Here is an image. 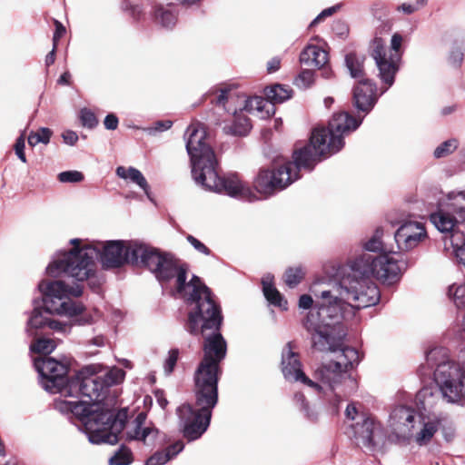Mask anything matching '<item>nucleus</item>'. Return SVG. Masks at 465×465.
I'll return each mask as SVG.
<instances>
[{
	"instance_id": "obj_1",
	"label": "nucleus",
	"mask_w": 465,
	"mask_h": 465,
	"mask_svg": "<svg viewBox=\"0 0 465 465\" xmlns=\"http://www.w3.org/2000/svg\"><path fill=\"white\" fill-rule=\"evenodd\" d=\"M360 124L361 121L347 112L335 113L328 126L312 129L307 143H295L292 160L280 156L261 167L252 181L253 188L264 197L286 189L302 177V169L312 172L320 162L340 152L345 144L344 135Z\"/></svg>"
},
{
	"instance_id": "obj_2",
	"label": "nucleus",
	"mask_w": 465,
	"mask_h": 465,
	"mask_svg": "<svg viewBox=\"0 0 465 465\" xmlns=\"http://www.w3.org/2000/svg\"><path fill=\"white\" fill-rule=\"evenodd\" d=\"M192 306L184 322V329L193 336H203V357L197 370L223 373L221 362L227 353V343L221 333L223 315L212 290L201 278L193 275L183 292H176Z\"/></svg>"
},
{
	"instance_id": "obj_3",
	"label": "nucleus",
	"mask_w": 465,
	"mask_h": 465,
	"mask_svg": "<svg viewBox=\"0 0 465 465\" xmlns=\"http://www.w3.org/2000/svg\"><path fill=\"white\" fill-rule=\"evenodd\" d=\"M102 247L84 245L95 250L94 258L99 257L105 268H120L125 263L150 270L160 282L175 279L176 292H183L186 285L189 264L170 252L137 241H108L99 243Z\"/></svg>"
},
{
	"instance_id": "obj_4",
	"label": "nucleus",
	"mask_w": 465,
	"mask_h": 465,
	"mask_svg": "<svg viewBox=\"0 0 465 465\" xmlns=\"http://www.w3.org/2000/svg\"><path fill=\"white\" fill-rule=\"evenodd\" d=\"M321 299L308 312L302 325L311 335L312 348L320 351H335L345 336L341 326L345 303L330 291L322 292Z\"/></svg>"
},
{
	"instance_id": "obj_5",
	"label": "nucleus",
	"mask_w": 465,
	"mask_h": 465,
	"mask_svg": "<svg viewBox=\"0 0 465 465\" xmlns=\"http://www.w3.org/2000/svg\"><path fill=\"white\" fill-rule=\"evenodd\" d=\"M63 405L84 424L92 443L114 445L118 442V435L125 426L126 411L114 413L90 401H64Z\"/></svg>"
},
{
	"instance_id": "obj_6",
	"label": "nucleus",
	"mask_w": 465,
	"mask_h": 465,
	"mask_svg": "<svg viewBox=\"0 0 465 465\" xmlns=\"http://www.w3.org/2000/svg\"><path fill=\"white\" fill-rule=\"evenodd\" d=\"M70 242L73 248L50 263L47 273L55 277L64 272L78 282L87 281L90 288L96 291L100 287V282L95 276L96 264L94 260L95 250L91 247H82L80 239H72Z\"/></svg>"
},
{
	"instance_id": "obj_7",
	"label": "nucleus",
	"mask_w": 465,
	"mask_h": 465,
	"mask_svg": "<svg viewBox=\"0 0 465 465\" xmlns=\"http://www.w3.org/2000/svg\"><path fill=\"white\" fill-rule=\"evenodd\" d=\"M43 294V310L50 314H66L75 317L78 324H87L92 322L90 315L84 314L85 307L77 302L64 301L69 296L80 297L83 293V286L74 284L70 286L63 281H42L38 285Z\"/></svg>"
},
{
	"instance_id": "obj_8",
	"label": "nucleus",
	"mask_w": 465,
	"mask_h": 465,
	"mask_svg": "<svg viewBox=\"0 0 465 465\" xmlns=\"http://www.w3.org/2000/svg\"><path fill=\"white\" fill-rule=\"evenodd\" d=\"M341 350L335 361L322 364L313 372V378L317 382L334 391L339 386L344 385L345 391L351 392L357 388L356 381L349 372L361 361L359 351L352 347H342V344L335 351Z\"/></svg>"
},
{
	"instance_id": "obj_9",
	"label": "nucleus",
	"mask_w": 465,
	"mask_h": 465,
	"mask_svg": "<svg viewBox=\"0 0 465 465\" xmlns=\"http://www.w3.org/2000/svg\"><path fill=\"white\" fill-rule=\"evenodd\" d=\"M389 30L390 27L386 28V25L382 29H378L370 45V54L375 60L379 69V76L386 85L385 90L393 84L401 59L402 36L400 34L396 33L392 35L389 54L386 50L385 41L378 36V34H381L382 31L388 32Z\"/></svg>"
},
{
	"instance_id": "obj_10",
	"label": "nucleus",
	"mask_w": 465,
	"mask_h": 465,
	"mask_svg": "<svg viewBox=\"0 0 465 465\" xmlns=\"http://www.w3.org/2000/svg\"><path fill=\"white\" fill-rule=\"evenodd\" d=\"M403 262H399L387 253L374 256L362 253L348 262L351 271L364 276H372L383 283L397 282L401 275Z\"/></svg>"
},
{
	"instance_id": "obj_11",
	"label": "nucleus",
	"mask_w": 465,
	"mask_h": 465,
	"mask_svg": "<svg viewBox=\"0 0 465 465\" xmlns=\"http://www.w3.org/2000/svg\"><path fill=\"white\" fill-rule=\"evenodd\" d=\"M194 180L206 189L231 197L239 199H250L254 197L251 188L244 183L237 173H229L223 176L219 174V163L211 164L203 171L196 174Z\"/></svg>"
},
{
	"instance_id": "obj_12",
	"label": "nucleus",
	"mask_w": 465,
	"mask_h": 465,
	"mask_svg": "<svg viewBox=\"0 0 465 465\" xmlns=\"http://www.w3.org/2000/svg\"><path fill=\"white\" fill-rule=\"evenodd\" d=\"M344 274L340 280L341 289L346 292L347 299L353 302L351 305L357 309L375 305L380 301L378 286L371 280V276H364L351 271L348 263L344 267Z\"/></svg>"
},
{
	"instance_id": "obj_13",
	"label": "nucleus",
	"mask_w": 465,
	"mask_h": 465,
	"mask_svg": "<svg viewBox=\"0 0 465 465\" xmlns=\"http://www.w3.org/2000/svg\"><path fill=\"white\" fill-rule=\"evenodd\" d=\"M188 135L186 142V150L192 162V174H196L211 164L216 163V155L214 151L207 143L206 130L199 122L191 124L186 134Z\"/></svg>"
},
{
	"instance_id": "obj_14",
	"label": "nucleus",
	"mask_w": 465,
	"mask_h": 465,
	"mask_svg": "<svg viewBox=\"0 0 465 465\" xmlns=\"http://www.w3.org/2000/svg\"><path fill=\"white\" fill-rule=\"evenodd\" d=\"M434 379L448 402L465 399V371L459 362L447 361L438 364Z\"/></svg>"
},
{
	"instance_id": "obj_15",
	"label": "nucleus",
	"mask_w": 465,
	"mask_h": 465,
	"mask_svg": "<svg viewBox=\"0 0 465 465\" xmlns=\"http://www.w3.org/2000/svg\"><path fill=\"white\" fill-rule=\"evenodd\" d=\"M65 394L86 397L90 401L102 405L107 391L102 376L97 375L92 366H87L70 378Z\"/></svg>"
},
{
	"instance_id": "obj_16",
	"label": "nucleus",
	"mask_w": 465,
	"mask_h": 465,
	"mask_svg": "<svg viewBox=\"0 0 465 465\" xmlns=\"http://www.w3.org/2000/svg\"><path fill=\"white\" fill-rule=\"evenodd\" d=\"M222 374L196 369L193 377L195 410L212 415L213 409L218 403V382Z\"/></svg>"
},
{
	"instance_id": "obj_17",
	"label": "nucleus",
	"mask_w": 465,
	"mask_h": 465,
	"mask_svg": "<svg viewBox=\"0 0 465 465\" xmlns=\"http://www.w3.org/2000/svg\"><path fill=\"white\" fill-rule=\"evenodd\" d=\"M35 367L46 381V388L66 393L70 378L67 376L69 366L52 357L36 358Z\"/></svg>"
},
{
	"instance_id": "obj_18",
	"label": "nucleus",
	"mask_w": 465,
	"mask_h": 465,
	"mask_svg": "<svg viewBox=\"0 0 465 465\" xmlns=\"http://www.w3.org/2000/svg\"><path fill=\"white\" fill-rule=\"evenodd\" d=\"M183 435L189 441L199 439L210 425L212 415L195 410L190 403H183L176 410Z\"/></svg>"
},
{
	"instance_id": "obj_19",
	"label": "nucleus",
	"mask_w": 465,
	"mask_h": 465,
	"mask_svg": "<svg viewBox=\"0 0 465 465\" xmlns=\"http://www.w3.org/2000/svg\"><path fill=\"white\" fill-rule=\"evenodd\" d=\"M282 372L288 381H300L321 393L323 391L322 384L313 378L310 379L302 370L299 353L293 351L292 342H288L282 355Z\"/></svg>"
},
{
	"instance_id": "obj_20",
	"label": "nucleus",
	"mask_w": 465,
	"mask_h": 465,
	"mask_svg": "<svg viewBox=\"0 0 465 465\" xmlns=\"http://www.w3.org/2000/svg\"><path fill=\"white\" fill-rule=\"evenodd\" d=\"M427 237L423 223L408 221L402 223L396 231L394 238L401 251H410L415 248Z\"/></svg>"
},
{
	"instance_id": "obj_21",
	"label": "nucleus",
	"mask_w": 465,
	"mask_h": 465,
	"mask_svg": "<svg viewBox=\"0 0 465 465\" xmlns=\"http://www.w3.org/2000/svg\"><path fill=\"white\" fill-rule=\"evenodd\" d=\"M354 437L361 440L365 447L376 446V439L383 436L382 428L372 416L361 413L359 421L351 424Z\"/></svg>"
},
{
	"instance_id": "obj_22",
	"label": "nucleus",
	"mask_w": 465,
	"mask_h": 465,
	"mask_svg": "<svg viewBox=\"0 0 465 465\" xmlns=\"http://www.w3.org/2000/svg\"><path fill=\"white\" fill-rule=\"evenodd\" d=\"M352 102L354 106L368 114L377 103V87L370 79L360 80L353 87Z\"/></svg>"
},
{
	"instance_id": "obj_23",
	"label": "nucleus",
	"mask_w": 465,
	"mask_h": 465,
	"mask_svg": "<svg viewBox=\"0 0 465 465\" xmlns=\"http://www.w3.org/2000/svg\"><path fill=\"white\" fill-rule=\"evenodd\" d=\"M205 99L215 106H221L228 113H236L238 108L232 106L234 101L240 99L233 84H222L213 87L206 94Z\"/></svg>"
},
{
	"instance_id": "obj_24",
	"label": "nucleus",
	"mask_w": 465,
	"mask_h": 465,
	"mask_svg": "<svg viewBox=\"0 0 465 465\" xmlns=\"http://www.w3.org/2000/svg\"><path fill=\"white\" fill-rule=\"evenodd\" d=\"M300 62L306 66L321 69L325 78L331 75V70L328 66L329 54L317 45H307L300 54Z\"/></svg>"
},
{
	"instance_id": "obj_25",
	"label": "nucleus",
	"mask_w": 465,
	"mask_h": 465,
	"mask_svg": "<svg viewBox=\"0 0 465 465\" xmlns=\"http://www.w3.org/2000/svg\"><path fill=\"white\" fill-rule=\"evenodd\" d=\"M242 98L243 107L238 108L240 111H246L250 114H253L254 112L261 114V117H269L271 111H272V105L270 104V101L265 96H250L248 98L245 95L240 96Z\"/></svg>"
},
{
	"instance_id": "obj_26",
	"label": "nucleus",
	"mask_w": 465,
	"mask_h": 465,
	"mask_svg": "<svg viewBox=\"0 0 465 465\" xmlns=\"http://www.w3.org/2000/svg\"><path fill=\"white\" fill-rule=\"evenodd\" d=\"M158 434L159 430L153 423H150L143 427H134L132 430H127L126 440H138L147 445L149 441L154 440Z\"/></svg>"
},
{
	"instance_id": "obj_27",
	"label": "nucleus",
	"mask_w": 465,
	"mask_h": 465,
	"mask_svg": "<svg viewBox=\"0 0 465 465\" xmlns=\"http://www.w3.org/2000/svg\"><path fill=\"white\" fill-rule=\"evenodd\" d=\"M440 396H441V392L437 385L425 386L416 394V402L420 409L427 411L437 403Z\"/></svg>"
},
{
	"instance_id": "obj_28",
	"label": "nucleus",
	"mask_w": 465,
	"mask_h": 465,
	"mask_svg": "<svg viewBox=\"0 0 465 465\" xmlns=\"http://www.w3.org/2000/svg\"><path fill=\"white\" fill-rule=\"evenodd\" d=\"M233 114L232 122L223 126L224 133L234 136L247 135L252 129L250 119L245 115L236 114V113Z\"/></svg>"
},
{
	"instance_id": "obj_29",
	"label": "nucleus",
	"mask_w": 465,
	"mask_h": 465,
	"mask_svg": "<svg viewBox=\"0 0 465 465\" xmlns=\"http://www.w3.org/2000/svg\"><path fill=\"white\" fill-rule=\"evenodd\" d=\"M365 55L356 52H350L345 55V65L352 78H365L364 62Z\"/></svg>"
},
{
	"instance_id": "obj_30",
	"label": "nucleus",
	"mask_w": 465,
	"mask_h": 465,
	"mask_svg": "<svg viewBox=\"0 0 465 465\" xmlns=\"http://www.w3.org/2000/svg\"><path fill=\"white\" fill-rule=\"evenodd\" d=\"M430 222L442 232H450L456 228V217L442 210L433 213L430 216Z\"/></svg>"
},
{
	"instance_id": "obj_31",
	"label": "nucleus",
	"mask_w": 465,
	"mask_h": 465,
	"mask_svg": "<svg viewBox=\"0 0 465 465\" xmlns=\"http://www.w3.org/2000/svg\"><path fill=\"white\" fill-rule=\"evenodd\" d=\"M292 90L280 84L267 86L264 89V95L273 106L275 104H281L291 98Z\"/></svg>"
},
{
	"instance_id": "obj_32",
	"label": "nucleus",
	"mask_w": 465,
	"mask_h": 465,
	"mask_svg": "<svg viewBox=\"0 0 465 465\" xmlns=\"http://www.w3.org/2000/svg\"><path fill=\"white\" fill-rule=\"evenodd\" d=\"M391 420H394L397 424L406 426L408 431H410L415 420V411L411 408L399 406L395 408L391 414Z\"/></svg>"
},
{
	"instance_id": "obj_33",
	"label": "nucleus",
	"mask_w": 465,
	"mask_h": 465,
	"mask_svg": "<svg viewBox=\"0 0 465 465\" xmlns=\"http://www.w3.org/2000/svg\"><path fill=\"white\" fill-rule=\"evenodd\" d=\"M116 174L121 178L130 179L132 182L139 185L146 193H148V183L139 170L134 167L125 168L124 166H119L116 169Z\"/></svg>"
},
{
	"instance_id": "obj_34",
	"label": "nucleus",
	"mask_w": 465,
	"mask_h": 465,
	"mask_svg": "<svg viewBox=\"0 0 465 465\" xmlns=\"http://www.w3.org/2000/svg\"><path fill=\"white\" fill-rule=\"evenodd\" d=\"M28 325L34 329H40L45 326H48L50 329L58 330L61 327V323L59 322L44 317L41 308L34 309L28 321Z\"/></svg>"
},
{
	"instance_id": "obj_35",
	"label": "nucleus",
	"mask_w": 465,
	"mask_h": 465,
	"mask_svg": "<svg viewBox=\"0 0 465 465\" xmlns=\"http://www.w3.org/2000/svg\"><path fill=\"white\" fill-rule=\"evenodd\" d=\"M262 291L267 301L278 307L287 309V301H285L280 292L272 283L262 281Z\"/></svg>"
},
{
	"instance_id": "obj_36",
	"label": "nucleus",
	"mask_w": 465,
	"mask_h": 465,
	"mask_svg": "<svg viewBox=\"0 0 465 465\" xmlns=\"http://www.w3.org/2000/svg\"><path fill=\"white\" fill-rule=\"evenodd\" d=\"M305 272L302 267H290L283 275L284 282L290 288L296 287L304 278Z\"/></svg>"
},
{
	"instance_id": "obj_37",
	"label": "nucleus",
	"mask_w": 465,
	"mask_h": 465,
	"mask_svg": "<svg viewBox=\"0 0 465 465\" xmlns=\"http://www.w3.org/2000/svg\"><path fill=\"white\" fill-rule=\"evenodd\" d=\"M53 134L51 129L47 127H41L37 131L30 132L27 141L30 146L34 147L38 143H42L47 144L50 142V138Z\"/></svg>"
},
{
	"instance_id": "obj_38",
	"label": "nucleus",
	"mask_w": 465,
	"mask_h": 465,
	"mask_svg": "<svg viewBox=\"0 0 465 465\" xmlns=\"http://www.w3.org/2000/svg\"><path fill=\"white\" fill-rule=\"evenodd\" d=\"M134 460L130 448L122 445L114 455L109 460L110 465H130Z\"/></svg>"
},
{
	"instance_id": "obj_39",
	"label": "nucleus",
	"mask_w": 465,
	"mask_h": 465,
	"mask_svg": "<svg viewBox=\"0 0 465 465\" xmlns=\"http://www.w3.org/2000/svg\"><path fill=\"white\" fill-rule=\"evenodd\" d=\"M55 348V343L52 339L40 338L30 346L32 351L39 354L47 355ZM47 357V356H45Z\"/></svg>"
},
{
	"instance_id": "obj_40",
	"label": "nucleus",
	"mask_w": 465,
	"mask_h": 465,
	"mask_svg": "<svg viewBox=\"0 0 465 465\" xmlns=\"http://www.w3.org/2000/svg\"><path fill=\"white\" fill-rule=\"evenodd\" d=\"M459 145V142L457 139H450L442 143H440L435 150H434V156L436 158H443L450 153H452Z\"/></svg>"
},
{
	"instance_id": "obj_41",
	"label": "nucleus",
	"mask_w": 465,
	"mask_h": 465,
	"mask_svg": "<svg viewBox=\"0 0 465 465\" xmlns=\"http://www.w3.org/2000/svg\"><path fill=\"white\" fill-rule=\"evenodd\" d=\"M102 378L108 391L111 386L118 384L124 380V372L120 369H114L107 371Z\"/></svg>"
},
{
	"instance_id": "obj_42",
	"label": "nucleus",
	"mask_w": 465,
	"mask_h": 465,
	"mask_svg": "<svg viewBox=\"0 0 465 465\" xmlns=\"http://www.w3.org/2000/svg\"><path fill=\"white\" fill-rule=\"evenodd\" d=\"M382 235L383 230L381 228H377L373 236L364 244L365 250L369 252H378L382 250Z\"/></svg>"
},
{
	"instance_id": "obj_43",
	"label": "nucleus",
	"mask_w": 465,
	"mask_h": 465,
	"mask_svg": "<svg viewBox=\"0 0 465 465\" xmlns=\"http://www.w3.org/2000/svg\"><path fill=\"white\" fill-rule=\"evenodd\" d=\"M314 81V72L312 69L302 70L295 79V84L300 88H308Z\"/></svg>"
},
{
	"instance_id": "obj_44",
	"label": "nucleus",
	"mask_w": 465,
	"mask_h": 465,
	"mask_svg": "<svg viewBox=\"0 0 465 465\" xmlns=\"http://www.w3.org/2000/svg\"><path fill=\"white\" fill-rule=\"evenodd\" d=\"M464 58V53L461 46L458 45L457 43L451 48L448 56V62L456 68H460L462 64Z\"/></svg>"
},
{
	"instance_id": "obj_45",
	"label": "nucleus",
	"mask_w": 465,
	"mask_h": 465,
	"mask_svg": "<svg viewBox=\"0 0 465 465\" xmlns=\"http://www.w3.org/2000/svg\"><path fill=\"white\" fill-rule=\"evenodd\" d=\"M437 431V427L431 422H428L424 425L420 432L417 436V441L419 443H426L431 440Z\"/></svg>"
},
{
	"instance_id": "obj_46",
	"label": "nucleus",
	"mask_w": 465,
	"mask_h": 465,
	"mask_svg": "<svg viewBox=\"0 0 465 465\" xmlns=\"http://www.w3.org/2000/svg\"><path fill=\"white\" fill-rule=\"evenodd\" d=\"M453 292V301L455 305L459 309H465V284L458 286L454 289V286L450 287L449 292L451 294Z\"/></svg>"
},
{
	"instance_id": "obj_47",
	"label": "nucleus",
	"mask_w": 465,
	"mask_h": 465,
	"mask_svg": "<svg viewBox=\"0 0 465 465\" xmlns=\"http://www.w3.org/2000/svg\"><path fill=\"white\" fill-rule=\"evenodd\" d=\"M155 18L159 20L163 26H171L174 24V15L169 10H165L163 7L155 9Z\"/></svg>"
},
{
	"instance_id": "obj_48",
	"label": "nucleus",
	"mask_w": 465,
	"mask_h": 465,
	"mask_svg": "<svg viewBox=\"0 0 465 465\" xmlns=\"http://www.w3.org/2000/svg\"><path fill=\"white\" fill-rule=\"evenodd\" d=\"M84 179V174L79 171H65L58 174V180L61 183H80Z\"/></svg>"
},
{
	"instance_id": "obj_49",
	"label": "nucleus",
	"mask_w": 465,
	"mask_h": 465,
	"mask_svg": "<svg viewBox=\"0 0 465 465\" xmlns=\"http://www.w3.org/2000/svg\"><path fill=\"white\" fill-rule=\"evenodd\" d=\"M80 120L84 126L90 129L95 127L98 124V120L95 114L86 108L81 110Z\"/></svg>"
},
{
	"instance_id": "obj_50",
	"label": "nucleus",
	"mask_w": 465,
	"mask_h": 465,
	"mask_svg": "<svg viewBox=\"0 0 465 465\" xmlns=\"http://www.w3.org/2000/svg\"><path fill=\"white\" fill-rule=\"evenodd\" d=\"M341 5L338 4L333 6L328 7L324 10H322L310 24L309 27L312 28L323 21L326 17L331 16L334 15L336 12H338L341 9Z\"/></svg>"
},
{
	"instance_id": "obj_51",
	"label": "nucleus",
	"mask_w": 465,
	"mask_h": 465,
	"mask_svg": "<svg viewBox=\"0 0 465 465\" xmlns=\"http://www.w3.org/2000/svg\"><path fill=\"white\" fill-rule=\"evenodd\" d=\"M170 460V456L163 450L154 452L146 460L145 465H163Z\"/></svg>"
},
{
	"instance_id": "obj_52",
	"label": "nucleus",
	"mask_w": 465,
	"mask_h": 465,
	"mask_svg": "<svg viewBox=\"0 0 465 465\" xmlns=\"http://www.w3.org/2000/svg\"><path fill=\"white\" fill-rule=\"evenodd\" d=\"M450 243L455 252L458 248L465 246V234L462 232L455 228L453 231L450 232Z\"/></svg>"
},
{
	"instance_id": "obj_53",
	"label": "nucleus",
	"mask_w": 465,
	"mask_h": 465,
	"mask_svg": "<svg viewBox=\"0 0 465 465\" xmlns=\"http://www.w3.org/2000/svg\"><path fill=\"white\" fill-rule=\"evenodd\" d=\"M178 357H179V350L178 349H172L169 351L168 358L165 360V362H164V371H165L166 374L169 375L173 371L174 367L178 361Z\"/></svg>"
},
{
	"instance_id": "obj_54",
	"label": "nucleus",
	"mask_w": 465,
	"mask_h": 465,
	"mask_svg": "<svg viewBox=\"0 0 465 465\" xmlns=\"http://www.w3.org/2000/svg\"><path fill=\"white\" fill-rule=\"evenodd\" d=\"M25 138L24 134H21L14 144V150L17 157L23 162L26 163V156L25 153Z\"/></svg>"
},
{
	"instance_id": "obj_55",
	"label": "nucleus",
	"mask_w": 465,
	"mask_h": 465,
	"mask_svg": "<svg viewBox=\"0 0 465 465\" xmlns=\"http://www.w3.org/2000/svg\"><path fill=\"white\" fill-rule=\"evenodd\" d=\"M54 25L55 26V30L53 35V45H54V49H57L58 42L64 36L66 29L64 25L56 19L54 20Z\"/></svg>"
},
{
	"instance_id": "obj_56",
	"label": "nucleus",
	"mask_w": 465,
	"mask_h": 465,
	"mask_svg": "<svg viewBox=\"0 0 465 465\" xmlns=\"http://www.w3.org/2000/svg\"><path fill=\"white\" fill-rule=\"evenodd\" d=\"M186 240L197 250L199 252L203 253L205 255H210L212 253L211 250L203 244L201 241L196 239L194 236L188 234L186 236Z\"/></svg>"
},
{
	"instance_id": "obj_57",
	"label": "nucleus",
	"mask_w": 465,
	"mask_h": 465,
	"mask_svg": "<svg viewBox=\"0 0 465 465\" xmlns=\"http://www.w3.org/2000/svg\"><path fill=\"white\" fill-rule=\"evenodd\" d=\"M184 448V444L183 441L181 440H178L171 445H169L168 447H166L163 451L165 453H168V455L170 456V460H172L173 458H174L179 452H181Z\"/></svg>"
},
{
	"instance_id": "obj_58",
	"label": "nucleus",
	"mask_w": 465,
	"mask_h": 465,
	"mask_svg": "<svg viewBox=\"0 0 465 465\" xmlns=\"http://www.w3.org/2000/svg\"><path fill=\"white\" fill-rule=\"evenodd\" d=\"M450 209L456 214L458 223H465V207L459 206L456 203H450Z\"/></svg>"
},
{
	"instance_id": "obj_59",
	"label": "nucleus",
	"mask_w": 465,
	"mask_h": 465,
	"mask_svg": "<svg viewBox=\"0 0 465 465\" xmlns=\"http://www.w3.org/2000/svg\"><path fill=\"white\" fill-rule=\"evenodd\" d=\"M425 5V0H420L417 1L415 5L411 4H402L401 6L398 7L399 10L404 12L407 15H411L417 11L420 7L423 6Z\"/></svg>"
},
{
	"instance_id": "obj_60",
	"label": "nucleus",
	"mask_w": 465,
	"mask_h": 465,
	"mask_svg": "<svg viewBox=\"0 0 465 465\" xmlns=\"http://www.w3.org/2000/svg\"><path fill=\"white\" fill-rule=\"evenodd\" d=\"M119 120L114 114H109L105 116L104 124L107 130H115L118 127Z\"/></svg>"
},
{
	"instance_id": "obj_61",
	"label": "nucleus",
	"mask_w": 465,
	"mask_h": 465,
	"mask_svg": "<svg viewBox=\"0 0 465 465\" xmlns=\"http://www.w3.org/2000/svg\"><path fill=\"white\" fill-rule=\"evenodd\" d=\"M332 30L339 35H346L349 32L348 25L342 21H336L332 25Z\"/></svg>"
},
{
	"instance_id": "obj_62",
	"label": "nucleus",
	"mask_w": 465,
	"mask_h": 465,
	"mask_svg": "<svg viewBox=\"0 0 465 465\" xmlns=\"http://www.w3.org/2000/svg\"><path fill=\"white\" fill-rule=\"evenodd\" d=\"M62 137L64 142L69 145H74L78 141V135L75 132L65 131L63 133Z\"/></svg>"
},
{
	"instance_id": "obj_63",
	"label": "nucleus",
	"mask_w": 465,
	"mask_h": 465,
	"mask_svg": "<svg viewBox=\"0 0 465 465\" xmlns=\"http://www.w3.org/2000/svg\"><path fill=\"white\" fill-rule=\"evenodd\" d=\"M361 413H359L354 404H349L345 411V415L348 420L359 421V416Z\"/></svg>"
},
{
	"instance_id": "obj_64",
	"label": "nucleus",
	"mask_w": 465,
	"mask_h": 465,
	"mask_svg": "<svg viewBox=\"0 0 465 465\" xmlns=\"http://www.w3.org/2000/svg\"><path fill=\"white\" fill-rule=\"evenodd\" d=\"M313 304V300L309 294H302L299 299V307L302 309H310Z\"/></svg>"
}]
</instances>
